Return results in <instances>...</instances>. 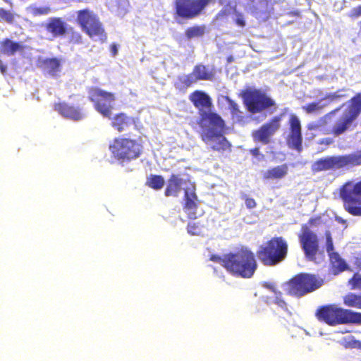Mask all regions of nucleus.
Returning a JSON list of instances; mask_svg holds the SVG:
<instances>
[{
  "instance_id": "bb28decb",
  "label": "nucleus",
  "mask_w": 361,
  "mask_h": 361,
  "mask_svg": "<svg viewBox=\"0 0 361 361\" xmlns=\"http://www.w3.org/2000/svg\"><path fill=\"white\" fill-rule=\"evenodd\" d=\"M23 47L19 43L6 38L0 42V52L7 56H12L18 51H23Z\"/></svg>"
},
{
  "instance_id": "603ef678",
  "label": "nucleus",
  "mask_w": 361,
  "mask_h": 361,
  "mask_svg": "<svg viewBox=\"0 0 361 361\" xmlns=\"http://www.w3.org/2000/svg\"><path fill=\"white\" fill-rule=\"evenodd\" d=\"M272 293H274L275 298H281L282 297V293L279 290L276 288H275V291H272Z\"/></svg>"
},
{
  "instance_id": "5fc2aeb1",
  "label": "nucleus",
  "mask_w": 361,
  "mask_h": 361,
  "mask_svg": "<svg viewBox=\"0 0 361 361\" xmlns=\"http://www.w3.org/2000/svg\"><path fill=\"white\" fill-rule=\"evenodd\" d=\"M0 71L2 74H6V67L3 63H0Z\"/></svg>"
},
{
  "instance_id": "9d476101",
  "label": "nucleus",
  "mask_w": 361,
  "mask_h": 361,
  "mask_svg": "<svg viewBox=\"0 0 361 361\" xmlns=\"http://www.w3.org/2000/svg\"><path fill=\"white\" fill-rule=\"evenodd\" d=\"M340 197L346 212L353 216H361V180L356 183H345L340 189Z\"/></svg>"
},
{
  "instance_id": "37998d69",
  "label": "nucleus",
  "mask_w": 361,
  "mask_h": 361,
  "mask_svg": "<svg viewBox=\"0 0 361 361\" xmlns=\"http://www.w3.org/2000/svg\"><path fill=\"white\" fill-rule=\"evenodd\" d=\"M71 42L76 44L81 43L82 35L78 32H73L71 37Z\"/></svg>"
},
{
  "instance_id": "393cba45",
  "label": "nucleus",
  "mask_w": 361,
  "mask_h": 361,
  "mask_svg": "<svg viewBox=\"0 0 361 361\" xmlns=\"http://www.w3.org/2000/svg\"><path fill=\"white\" fill-rule=\"evenodd\" d=\"M329 257L330 266L332 273L334 275L349 269V267L345 261L336 252L328 254Z\"/></svg>"
},
{
  "instance_id": "423d86ee",
  "label": "nucleus",
  "mask_w": 361,
  "mask_h": 361,
  "mask_svg": "<svg viewBox=\"0 0 361 361\" xmlns=\"http://www.w3.org/2000/svg\"><path fill=\"white\" fill-rule=\"evenodd\" d=\"M322 221L320 216L310 218L306 224L301 226L298 234L300 247L306 259L317 262V256L319 253V241L317 235L311 227L317 226Z\"/></svg>"
},
{
  "instance_id": "72a5a7b5",
  "label": "nucleus",
  "mask_w": 361,
  "mask_h": 361,
  "mask_svg": "<svg viewBox=\"0 0 361 361\" xmlns=\"http://www.w3.org/2000/svg\"><path fill=\"white\" fill-rule=\"evenodd\" d=\"M204 225L200 222L191 221L187 225V231L191 235H199L202 231Z\"/></svg>"
},
{
  "instance_id": "ddd939ff",
  "label": "nucleus",
  "mask_w": 361,
  "mask_h": 361,
  "mask_svg": "<svg viewBox=\"0 0 361 361\" xmlns=\"http://www.w3.org/2000/svg\"><path fill=\"white\" fill-rule=\"evenodd\" d=\"M212 0H176V14L185 19H193L201 15Z\"/></svg>"
},
{
  "instance_id": "a211bd4d",
  "label": "nucleus",
  "mask_w": 361,
  "mask_h": 361,
  "mask_svg": "<svg viewBox=\"0 0 361 361\" xmlns=\"http://www.w3.org/2000/svg\"><path fill=\"white\" fill-rule=\"evenodd\" d=\"M184 204L183 209L188 212L189 219H196V210L198 208V197L196 194V186L194 183H190V185L184 187Z\"/></svg>"
},
{
  "instance_id": "de8ad7c7",
  "label": "nucleus",
  "mask_w": 361,
  "mask_h": 361,
  "mask_svg": "<svg viewBox=\"0 0 361 361\" xmlns=\"http://www.w3.org/2000/svg\"><path fill=\"white\" fill-rule=\"evenodd\" d=\"M258 4L261 7L265 8L273 4L272 0H259Z\"/></svg>"
},
{
  "instance_id": "79ce46f5",
  "label": "nucleus",
  "mask_w": 361,
  "mask_h": 361,
  "mask_svg": "<svg viewBox=\"0 0 361 361\" xmlns=\"http://www.w3.org/2000/svg\"><path fill=\"white\" fill-rule=\"evenodd\" d=\"M244 200H245V206L247 209H253V208L256 207L257 202L253 198L247 197V196H245Z\"/></svg>"
},
{
  "instance_id": "bf43d9fd",
  "label": "nucleus",
  "mask_w": 361,
  "mask_h": 361,
  "mask_svg": "<svg viewBox=\"0 0 361 361\" xmlns=\"http://www.w3.org/2000/svg\"><path fill=\"white\" fill-rule=\"evenodd\" d=\"M231 57L228 59V61H231Z\"/></svg>"
},
{
  "instance_id": "9b49d317",
  "label": "nucleus",
  "mask_w": 361,
  "mask_h": 361,
  "mask_svg": "<svg viewBox=\"0 0 361 361\" xmlns=\"http://www.w3.org/2000/svg\"><path fill=\"white\" fill-rule=\"evenodd\" d=\"M76 21L90 37H99L101 39H106V35L98 16L90 8L78 11Z\"/></svg>"
},
{
  "instance_id": "7c9ffc66",
  "label": "nucleus",
  "mask_w": 361,
  "mask_h": 361,
  "mask_svg": "<svg viewBox=\"0 0 361 361\" xmlns=\"http://www.w3.org/2000/svg\"><path fill=\"white\" fill-rule=\"evenodd\" d=\"M164 183V179L161 176L151 175L147 178L146 184L149 188L156 190H159L163 188Z\"/></svg>"
},
{
  "instance_id": "09e8293b",
  "label": "nucleus",
  "mask_w": 361,
  "mask_h": 361,
  "mask_svg": "<svg viewBox=\"0 0 361 361\" xmlns=\"http://www.w3.org/2000/svg\"><path fill=\"white\" fill-rule=\"evenodd\" d=\"M333 140L330 137H326V138H323L322 139L319 143L320 145H330L331 144L333 143Z\"/></svg>"
},
{
  "instance_id": "49530a36",
  "label": "nucleus",
  "mask_w": 361,
  "mask_h": 361,
  "mask_svg": "<svg viewBox=\"0 0 361 361\" xmlns=\"http://www.w3.org/2000/svg\"><path fill=\"white\" fill-rule=\"evenodd\" d=\"M51 9L49 7H40L35 9V13L39 15H47L50 12Z\"/></svg>"
},
{
  "instance_id": "f03ea898",
  "label": "nucleus",
  "mask_w": 361,
  "mask_h": 361,
  "mask_svg": "<svg viewBox=\"0 0 361 361\" xmlns=\"http://www.w3.org/2000/svg\"><path fill=\"white\" fill-rule=\"evenodd\" d=\"M225 264V269L228 273L244 279L252 277L258 267L254 252L246 247L230 252Z\"/></svg>"
},
{
  "instance_id": "473e14b6",
  "label": "nucleus",
  "mask_w": 361,
  "mask_h": 361,
  "mask_svg": "<svg viewBox=\"0 0 361 361\" xmlns=\"http://www.w3.org/2000/svg\"><path fill=\"white\" fill-rule=\"evenodd\" d=\"M16 14L11 11L0 8V22H5L8 24H13L16 19Z\"/></svg>"
},
{
  "instance_id": "13d9d810",
  "label": "nucleus",
  "mask_w": 361,
  "mask_h": 361,
  "mask_svg": "<svg viewBox=\"0 0 361 361\" xmlns=\"http://www.w3.org/2000/svg\"><path fill=\"white\" fill-rule=\"evenodd\" d=\"M359 31L361 33V20L358 23Z\"/></svg>"
},
{
  "instance_id": "e433bc0d",
  "label": "nucleus",
  "mask_w": 361,
  "mask_h": 361,
  "mask_svg": "<svg viewBox=\"0 0 361 361\" xmlns=\"http://www.w3.org/2000/svg\"><path fill=\"white\" fill-rule=\"evenodd\" d=\"M226 100L228 105V109L233 116H239L240 114V111L238 104L230 99L228 97H226Z\"/></svg>"
},
{
  "instance_id": "ea45409f",
  "label": "nucleus",
  "mask_w": 361,
  "mask_h": 361,
  "mask_svg": "<svg viewBox=\"0 0 361 361\" xmlns=\"http://www.w3.org/2000/svg\"><path fill=\"white\" fill-rule=\"evenodd\" d=\"M348 16L352 20L361 17V4L353 8L348 13Z\"/></svg>"
},
{
  "instance_id": "f3484780",
  "label": "nucleus",
  "mask_w": 361,
  "mask_h": 361,
  "mask_svg": "<svg viewBox=\"0 0 361 361\" xmlns=\"http://www.w3.org/2000/svg\"><path fill=\"white\" fill-rule=\"evenodd\" d=\"M348 285L350 290H361V274L355 273L348 281ZM343 304L348 307L361 310V293H348L343 297Z\"/></svg>"
},
{
  "instance_id": "cd10ccee",
  "label": "nucleus",
  "mask_w": 361,
  "mask_h": 361,
  "mask_svg": "<svg viewBox=\"0 0 361 361\" xmlns=\"http://www.w3.org/2000/svg\"><path fill=\"white\" fill-rule=\"evenodd\" d=\"M41 67L49 75L55 76L61 71V63L56 58H47L42 61Z\"/></svg>"
},
{
  "instance_id": "f8f14e48",
  "label": "nucleus",
  "mask_w": 361,
  "mask_h": 361,
  "mask_svg": "<svg viewBox=\"0 0 361 361\" xmlns=\"http://www.w3.org/2000/svg\"><path fill=\"white\" fill-rule=\"evenodd\" d=\"M243 103L252 114L263 111L276 105L275 102L259 90H247L242 93Z\"/></svg>"
},
{
  "instance_id": "39448f33",
  "label": "nucleus",
  "mask_w": 361,
  "mask_h": 361,
  "mask_svg": "<svg viewBox=\"0 0 361 361\" xmlns=\"http://www.w3.org/2000/svg\"><path fill=\"white\" fill-rule=\"evenodd\" d=\"M112 157L121 164L138 159L143 152V146L135 139L116 137L109 147Z\"/></svg>"
},
{
  "instance_id": "dca6fc26",
  "label": "nucleus",
  "mask_w": 361,
  "mask_h": 361,
  "mask_svg": "<svg viewBox=\"0 0 361 361\" xmlns=\"http://www.w3.org/2000/svg\"><path fill=\"white\" fill-rule=\"evenodd\" d=\"M281 116H276L268 122L252 133V137L255 142H262L264 145L269 143L270 137L280 128Z\"/></svg>"
},
{
  "instance_id": "3c124183",
  "label": "nucleus",
  "mask_w": 361,
  "mask_h": 361,
  "mask_svg": "<svg viewBox=\"0 0 361 361\" xmlns=\"http://www.w3.org/2000/svg\"><path fill=\"white\" fill-rule=\"evenodd\" d=\"M250 153L254 155L255 157H257L259 154V150L258 147H255L252 149H250Z\"/></svg>"
},
{
  "instance_id": "4468645a",
  "label": "nucleus",
  "mask_w": 361,
  "mask_h": 361,
  "mask_svg": "<svg viewBox=\"0 0 361 361\" xmlns=\"http://www.w3.org/2000/svg\"><path fill=\"white\" fill-rule=\"evenodd\" d=\"M289 133L286 137V144L290 149L298 153L302 151V126L297 116L291 114L289 118Z\"/></svg>"
},
{
  "instance_id": "2f4dec72",
  "label": "nucleus",
  "mask_w": 361,
  "mask_h": 361,
  "mask_svg": "<svg viewBox=\"0 0 361 361\" xmlns=\"http://www.w3.org/2000/svg\"><path fill=\"white\" fill-rule=\"evenodd\" d=\"M204 25H195L185 30V34L188 39L198 37L202 36L205 32Z\"/></svg>"
},
{
  "instance_id": "7ed1b4c3",
  "label": "nucleus",
  "mask_w": 361,
  "mask_h": 361,
  "mask_svg": "<svg viewBox=\"0 0 361 361\" xmlns=\"http://www.w3.org/2000/svg\"><path fill=\"white\" fill-rule=\"evenodd\" d=\"M288 245L282 236H274L261 245L256 252L259 262L267 267H274L287 257Z\"/></svg>"
},
{
  "instance_id": "0eeeda50",
  "label": "nucleus",
  "mask_w": 361,
  "mask_h": 361,
  "mask_svg": "<svg viewBox=\"0 0 361 361\" xmlns=\"http://www.w3.org/2000/svg\"><path fill=\"white\" fill-rule=\"evenodd\" d=\"M323 283V279L314 274L300 273L287 281L286 292L290 296L301 298L320 288Z\"/></svg>"
},
{
  "instance_id": "2eb2a0df",
  "label": "nucleus",
  "mask_w": 361,
  "mask_h": 361,
  "mask_svg": "<svg viewBox=\"0 0 361 361\" xmlns=\"http://www.w3.org/2000/svg\"><path fill=\"white\" fill-rule=\"evenodd\" d=\"M281 116H276L268 122L252 133V137L255 142H262L264 145L269 143L270 137L280 128Z\"/></svg>"
},
{
  "instance_id": "a19ab883",
  "label": "nucleus",
  "mask_w": 361,
  "mask_h": 361,
  "mask_svg": "<svg viewBox=\"0 0 361 361\" xmlns=\"http://www.w3.org/2000/svg\"><path fill=\"white\" fill-rule=\"evenodd\" d=\"M235 23L237 25L240 27H245L246 25L244 16L241 13H235Z\"/></svg>"
},
{
  "instance_id": "b1692460",
  "label": "nucleus",
  "mask_w": 361,
  "mask_h": 361,
  "mask_svg": "<svg viewBox=\"0 0 361 361\" xmlns=\"http://www.w3.org/2000/svg\"><path fill=\"white\" fill-rule=\"evenodd\" d=\"M288 173V165L283 164L267 170L262 175V178L266 180H280L283 178Z\"/></svg>"
},
{
  "instance_id": "20e7f679",
  "label": "nucleus",
  "mask_w": 361,
  "mask_h": 361,
  "mask_svg": "<svg viewBox=\"0 0 361 361\" xmlns=\"http://www.w3.org/2000/svg\"><path fill=\"white\" fill-rule=\"evenodd\" d=\"M315 317L329 326L339 324H361V312L337 307L334 304L324 305L318 307Z\"/></svg>"
},
{
  "instance_id": "4d7b16f0",
  "label": "nucleus",
  "mask_w": 361,
  "mask_h": 361,
  "mask_svg": "<svg viewBox=\"0 0 361 361\" xmlns=\"http://www.w3.org/2000/svg\"><path fill=\"white\" fill-rule=\"evenodd\" d=\"M341 106H339V107H338V108H336V109H335L332 110L331 111H330V112L329 113V114H330V115H333V114H334L336 111H338L341 109Z\"/></svg>"
},
{
  "instance_id": "f704fd0d",
  "label": "nucleus",
  "mask_w": 361,
  "mask_h": 361,
  "mask_svg": "<svg viewBox=\"0 0 361 361\" xmlns=\"http://www.w3.org/2000/svg\"><path fill=\"white\" fill-rule=\"evenodd\" d=\"M302 108L307 114H312L322 110L324 105H321L319 102H314L303 106Z\"/></svg>"
},
{
  "instance_id": "6e6552de",
  "label": "nucleus",
  "mask_w": 361,
  "mask_h": 361,
  "mask_svg": "<svg viewBox=\"0 0 361 361\" xmlns=\"http://www.w3.org/2000/svg\"><path fill=\"white\" fill-rule=\"evenodd\" d=\"M361 114V92L357 93L349 101L341 118L333 126L331 133L339 136L346 132Z\"/></svg>"
},
{
  "instance_id": "f257e3e1",
  "label": "nucleus",
  "mask_w": 361,
  "mask_h": 361,
  "mask_svg": "<svg viewBox=\"0 0 361 361\" xmlns=\"http://www.w3.org/2000/svg\"><path fill=\"white\" fill-rule=\"evenodd\" d=\"M189 99L199 110L200 117L197 123L201 129L202 140L205 143L214 141L211 146L214 151L228 149L231 144L223 135L225 122L217 113L211 111L214 107L212 98L204 91L195 90L189 95Z\"/></svg>"
},
{
  "instance_id": "c756f323",
  "label": "nucleus",
  "mask_w": 361,
  "mask_h": 361,
  "mask_svg": "<svg viewBox=\"0 0 361 361\" xmlns=\"http://www.w3.org/2000/svg\"><path fill=\"white\" fill-rule=\"evenodd\" d=\"M196 83L193 75L190 73L188 75H179L173 83L176 90L180 92H185L188 87Z\"/></svg>"
},
{
  "instance_id": "4be33fe9",
  "label": "nucleus",
  "mask_w": 361,
  "mask_h": 361,
  "mask_svg": "<svg viewBox=\"0 0 361 361\" xmlns=\"http://www.w3.org/2000/svg\"><path fill=\"white\" fill-rule=\"evenodd\" d=\"M135 124L133 117L128 116L125 113H118L111 118V126L121 133L127 130L130 126Z\"/></svg>"
},
{
  "instance_id": "412c9836",
  "label": "nucleus",
  "mask_w": 361,
  "mask_h": 361,
  "mask_svg": "<svg viewBox=\"0 0 361 361\" xmlns=\"http://www.w3.org/2000/svg\"><path fill=\"white\" fill-rule=\"evenodd\" d=\"M337 169H341L339 156H331L319 159L313 162L311 166V169L314 173Z\"/></svg>"
},
{
  "instance_id": "6e6d98bb",
  "label": "nucleus",
  "mask_w": 361,
  "mask_h": 361,
  "mask_svg": "<svg viewBox=\"0 0 361 361\" xmlns=\"http://www.w3.org/2000/svg\"><path fill=\"white\" fill-rule=\"evenodd\" d=\"M342 96L341 95H339V94H337L336 93H334V94H332L329 96V97L331 99H338V98H341Z\"/></svg>"
},
{
  "instance_id": "a18cd8bd",
  "label": "nucleus",
  "mask_w": 361,
  "mask_h": 361,
  "mask_svg": "<svg viewBox=\"0 0 361 361\" xmlns=\"http://www.w3.org/2000/svg\"><path fill=\"white\" fill-rule=\"evenodd\" d=\"M262 286L264 288L269 290L270 291H275V288H276V285L274 283L263 281L262 283Z\"/></svg>"
},
{
  "instance_id": "c85d7f7f",
  "label": "nucleus",
  "mask_w": 361,
  "mask_h": 361,
  "mask_svg": "<svg viewBox=\"0 0 361 361\" xmlns=\"http://www.w3.org/2000/svg\"><path fill=\"white\" fill-rule=\"evenodd\" d=\"M341 168L361 165V150L355 153L339 156Z\"/></svg>"
},
{
  "instance_id": "aec40b11",
  "label": "nucleus",
  "mask_w": 361,
  "mask_h": 361,
  "mask_svg": "<svg viewBox=\"0 0 361 361\" xmlns=\"http://www.w3.org/2000/svg\"><path fill=\"white\" fill-rule=\"evenodd\" d=\"M190 178L184 179L180 174L172 173L167 181L164 190L166 197H178L183 186L187 187L190 183H192Z\"/></svg>"
},
{
  "instance_id": "a878e982",
  "label": "nucleus",
  "mask_w": 361,
  "mask_h": 361,
  "mask_svg": "<svg viewBox=\"0 0 361 361\" xmlns=\"http://www.w3.org/2000/svg\"><path fill=\"white\" fill-rule=\"evenodd\" d=\"M191 74L195 79L196 82L199 80H212L215 75L214 71L209 70L202 63L195 66Z\"/></svg>"
},
{
  "instance_id": "c9c22d12",
  "label": "nucleus",
  "mask_w": 361,
  "mask_h": 361,
  "mask_svg": "<svg viewBox=\"0 0 361 361\" xmlns=\"http://www.w3.org/2000/svg\"><path fill=\"white\" fill-rule=\"evenodd\" d=\"M343 345L345 348H361V342L355 340L353 336H348L343 338Z\"/></svg>"
},
{
  "instance_id": "4c0bfd02",
  "label": "nucleus",
  "mask_w": 361,
  "mask_h": 361,
  "mask_svg": "<svg viewBox=\"0 0 361 361\" xmlns=\"http://www.w3.org/2000/svg\"><path fill=\"white\" fill-rule=\"evenodd\" d=\"M324 235L326 238V250L327 253L329 254L333 252L334 250L333 238L329 231H326Z\"/></svg>"
},
{
  "instance_id": "1a4fd4ad",
  "label": "nucleus",
  "mask_w": 361,
  "mask_h": 361,
  "mask_svg": "<svg viewBox=\"0 0 361 361\" xmlns=\"http://www.w3.org/2000/svg\"><path fill=\"white\" fill-rule=\"evenodd\" d=\"M87 94L94 109L104 117L111 118L116 101L115 94L94 86L87 89Z\"/></svg>"
},
{
  "instance_id": "58836bf2",
  "label": "nucleus",
  "mask_w": 361,
  "mask_h": 361,
  "mask_svg": "<svg viewBox=\"0 0 361 361\" xmlns=\"http://www.w3.org/2000/svg\"><path fill=\"white\" fill-rule=\"evenodd\" d=\"M230 252L224 255L223 257L219 255H213L210 257V259L214 262L220 264L224 268H225L226 260L229 257Z\"/></svg>"
},
{
  "instance_id": "6ab92c4d",
  "label": "nucleus",
  "mask_w": 361,
  "mask_h": 361,
  "mask_svg": "<svg viewBox=\"0 0 361 361\" xmlns=\"http://www.w3.org/2000/svg\"><path fill=\"white\" fill-rule=\"evenodd\" d=\"M54 109L63 117L75 121H78L85 117V112L82 108L61 102L54 104Z\"/></svg>"
},
{
  "instance_id": "5701e85b",
  "label": "nucleus",
  "mask_w": 361,
  "mask_h": 361,
  "mask_svg": "<svg viewBox=\"0 0 361 361\" xmlns=\"http://www.w3.org/2000/svg\"><path fill=\"white\" fill-rule=\"evenodd\" d=\"M45 28L54 37L64 35L67 30L66 23L60 18H51L47 23Z\"/></svg>"
},
{
  "instance_id": "c03bdc74",
  "label": "nucleus",
  "mask_w": 361,
  "mask_h": 361,
  "mask_svg": "<svg viewBox=\"0 0 361 361\" xmlns=\"http://www.w3.org/2000/svg\"><path fill=\"white\" fill-rule=\"evenodd\" d=\"M274 302L281 308L287 310V303L283 298H275Z\"/></svg>"
},
{
  "instance_id": "864d4df0",
  "label": "nucleus",
  "mask_w": 361,
  "mask_h": 361,
  "mask_svg": "<svg viewBox=\"0 0 361 361\" xmlns=\"http://www.w3.org/2000/svg\"><path fill=\"white\" fill-rule=\"evenodd\" d=\"M272 293H274L275 298H281L282 297V293L279 290L276 288H275V291H272Z\"/></svg>"
},
{
  "instance_id": "8fccbe9b",
  "label": "nucleus",
  "mask_w": 361,
  "mask_h": 361,
  "mask_svg": "<svg viewBox=\"0 0 361 361\" xmlns=\"http://www.w3.org/2000/svg\"><path fill=\"white\" fill-rule=\"evenodd\" d=\"M110 51L114 56H115L118 53L117 46L115 44H111L110 45Z\"/></svg>"
}]
</instances>
